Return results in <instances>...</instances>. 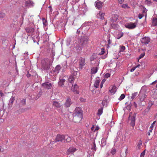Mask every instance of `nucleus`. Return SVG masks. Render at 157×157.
<instances>
[{"label":"nucleus","mask_w":157,"mask_h":157,"mask_svg":"<svg viewBox=\"0 0 157 157\" xmlns=\"http://www.w3.org/2000/svg\"><path fill=\"white\" fill-rule=\"evenodd\" d=\"M73 121L75 123L79 122L82 118V111L80 108L77 107L73 114Z\"/></svg>","instance_id":"f257e3e1"},{"label":"nucleus","mask_w":157,"mask_h":157,"mask_svg":"<svg viewBox=\"0 0 157 157\" xmlns=\"http://www.w3.org/2000/svg\"><path fill=\"white\" fill-rule=\"evenodd\" d=\"M89 40V38L87 36H83L81 37L78 40V45H77L76 48L77 50L80 51L82 48L86 46Z\"/></svg>","instance_id":"f03ea898"},{"label":"nucleus","mask_w":157,"mask_h":157,"mask_svg":"<svg viewBox=\"0 0 157 157\" xmlns=\"http://www.w3.org/2000/svg\"><path fill=\"white\" fill-rule=\"evenodd\" d=\"M54 57L52 59H46L41 61L42 68L44 70H49L52 65Z\"/></svg>","instance_id":"7ed1b4c3"},{"label":"nucleus","mask_w":157,"mask_h":157,"mask_svg":"<svg viewBox=\"0 0 157 157\" xmlns=\"http://www.w3.org/2000/svg\"><path fill=\"white\" fill-rule=\"evenodd\" d=\"M147 88L145 86H144L141 88L138 96L141 98H145L147 97Z\"/></svg>","instance_id":"20e7f679"},{"label":"nucleus","mask_w":157,"mask_h":157,"mask_svg":"<svg viewBox=\"0 0 157 157\" xmlns=\"http://www.w3.org/2000/svg\"><path fill=\"white\" fill-rule=\"evenodd\" d=\"M137 24L136 23L130 22L125 25V27L129 29H132L136 27Z\"/></svg>","instance_id":"39448f33"},{"label":"nucleus","mask_w":157,"mask_h":157,"mask_svg":"<svg viewBox=\"0 0 157 157\" xmlns=\"http://www.w3.org/2000/svg\"><path fill=\"white\" fill-rule=\"evenodd\" d=\"M150 39L148 37H145L142 38L140 39L141 43L144 44H148L150 42Z\"/></svg>","instance_id":"423d86ee"},{"label":"nucleus","mask_w":157,"mask_h":157,"mask_svg":"<svg viewBox=\"0 0 157 157\" xmlns=\"http://www.w3.org/2000/svg\"><path fill=\"white\" fill-rule=\"evenodd\" d=\"M86 64L85 59L84 58L81 57L79 60V68L82 69Z\"/></svg>","instance_id":"0eeeda50"},{"label":"nucleus","mask_w":157,"mask_h":157,"mask_svg":"<svg viewBox=\"0 0 157 157\" xmlns=\"http://www.w3.org/2000/svg\"><path fill=\"white\" fill-rule=\"evenodd\" d=\"M77 149L75 147H70L67 150V154L69 155L70 154H73L75 152Z\"/></svg>","instance_id":"6e6552de"},{"label":"nucleus","mask_w":157,"mask_h":157,"mask_svg":"<svg viewBox=\"0 0 157 157\" xmlns=\"http://www.w3.org/2000/svg\"><path fill=\"white\" fill-rule=\"evenodd\" d=\"M135 117L134 116H132L131 117L130 115L129 116V118L130 122V125L133 127H134L135 125Z\"/></svg>","instance_id":"1a4fd4ad"},{"label":"nucleus","mask_w":157,"mask_h":157,"mask_svg":"<svg viewBox=\"0 0 157 157\" xmlns=\"http://www.w3.org/2000/svg\"><path fill=\"white\" fill-rule=\"evenodd\" d=\"M65 136L63 135H58L56 138L55 140L56 142H62L63 140L65 139L66 137Z\"/></svg>","instance_id":"9d476101"},{"label":"nucleus","mask_w":157,"mask_h":157,"mask_svg":"<svg viewBox=\"0 0 157 157\" xmlns=\"http://www.w3.org/2000/svg\"><path fill=\"white\" fill-rule=\"evenodd\" d=\"M78 87L76 84H75L74 85H72L71 87L72 90L75 93L77 94H78L79 92L78 91Z\"/></svg>","instance_id":"9b49d317"},{"label":"nucleus","mask_w":157,"mask_h":157,"mask_svg":"<svg viewBox=\"0 0 157 157\" xmlns=\"http://www.w3.org/2000/svg\"><path fill=\"white\" fill-rule=\"evenodd\" d=\"M103 2H101L99 1H96L95 3V5L96 8L100 9L102 8L103 6Z\"/></svg>","instance_id":"f8f14e48"},{"label":"nucleus","mask_w":157,"mask_h":157,"mask_svg":"<svg viewBox=\"0 0 157 157\" xmlns=\"http://www.w3.org/2000/svg\"><path fill=\"white\" fill-rule=\"evenodd\" d=\"M42 85L44 88H46L47 89H49L52 86L51 83L49 82H46L42 84Z\"/></svg>","instance_id":"ddd939ff"},{"label":"nucleus","mask_w":157,"mask_h":157,"mask_svg":"<svg viewBox=\"0 0 157 157\" xmlns=\"http://www.w3.org/2000/svg\"><path fill=\"white\" fill-rule=\"evenodd\" d=\"M118 16L117 14H114L110 19V21L112 23H114L117 21Z\"/></svg>","instance_id":"4468645a"},{"label":"nucleus","mask_w":157,"mask_h":157,"mask_svg":"<svg viewBox=\"0 0 157 157\" xmlns=\"http://www.w3.org/2000/svg\"><path fill=\"white\" fill-rule=\"evenodd\" d=\"M25 6L28 7H32L34 6V3L30 1H27L25 2Z\"/></svg>","instance_id":"2eb2a0df"},{"label":"nucleus","mask_w":157,"mask_h":157,"mask_svg":"<svg viewBox=\"0 0 157 157\" xmlns=\"http://www.w3.org/2000/svg\"><path fill=\"white\" fill-rule=\"evenodd\" d=\"M72 102L71 100V99H67L64 104V105L67 107H69L72 104Z\"/></svg>","instance_id":"dca6fc26"},{"label":"nucleus","mask_w":157,"mask_h":157,"mask_svg":"<svg viewBox=\"0 0 157 157\" xmlns=\"http://www.w3.org/2000/svg\"><path fill=\"white\" fill-rule=\"evenodd\" d=\"M53 105L56 108H61L62 107V105L59 103L57 101H54L53 102Z\"/></svg>","instance_id":"f3484780"},{"label":"nucleus","mask_w":157,"mask_h":157,"mask_svg":"<svg viewBox=\"0 0 157 157\" xmlns=\"http://www.w3.org/2000/svg\"><path fill=\"white\" fill-rule=\"evenodd\" d=\"M25 30L27 33H32L34 32V29L32 27H29L26 28L25 29Z\"/></svg>","instance_id":"a211bd4d"},{"label":"nucleus","mask_w":157,"mask_h":157,"mask_svg":"<svg viewBox=\"0 0 157 157\" xmlns=\"http://www.w3.org/2000/svg\"><path fill=\"white\" fill-rule=\"evenodd\" d=\"M99 82V78H97L94 84V87L97 88H98V87Z\"/></svg>","instance_id":"6ab92c4d"},{"label":"nucleus","mask_w":157,"mask_h":157,"mask_svg":"<svg viewBox=\"0 0 157 157\" xmlns=\"http://www.w3.org/2000/svg\"><path fill=\"white\" fill-rule=\"evenodd\" d=\"M116 87L115 86L112 87V88L109 90L110 93L112 94H114L116 91Z\"/></svg>","instance_id":"aec40b11"},{"label":"nucleus","mask_w":157,"mask_h":157,"mask_svg":"<svg viewBox=\"0 0 157 157\" xmlns=\"http://www.w3.org/2000/svg\"><path fill=\"white\" fill-rule=\"evenodd\" d=\"M65 80L63 78H60L59 81V82L58 83L59 86H62L64 85V83Z\"/></svg>","instance_id":"412c9836"},{"label":"nucleus","mask_w":157,"mask_h":157,"mask_svg":"<svg viewBox=\"0 0 157 157\" xmlns=\"http://www.w3.org/2000/svg\"><path fill=\"white\" fill-rule=\"evenodd\" d=\"M103 107H101V108L99 109L98 111L97 115L100 116L103 113Z\"/></svg>","instance_id":"4be33fe9"},{"label":"nucleus","mask_w":157,"mask_h":157,"mask_svg":"<svg viewBox=\"0 0 157 157\" xmlns=\"http://www.w3.org/2000/svg\"><path fill=\"white\" fill-rule=\"evenodd\" d=\"M104 13H102L101 11H100L99 13L98 14V16H99V18L101 19H103L104 18Z\"/></svg>","instance_id":"5701e85b"},{"label":"nucleus","mask_w":157,"mask_h":157,"mask_svg":"<svg viewBox=\"0 0 157 157\" xmlns=\"http://www.w3.org/2000/svg\"><path fill=\"white\" fill-rule=\"evenodd\" d=\"M152 25L154 26H155L157 25V18L154 17L153 18Z\"/></svg>","instance_id":"b1692460"},{"label":"nucleus","mask_w":157,"mask_h":157,"mask_svg":"<svg viewBox=\"0 0 157 157\" xmlns=\"http://www.w3.org/2000/svg\"><path fill=\"white\" fill-rule=\"evenodd\" d=\"M61 69L60 66V65H57L56 67L54 70L55 72H56L57 73H58L59 72V71Z\"/></svg>","instance_id":"393cba45"},{"label":"nucleus","mask_w":157,"mask_h":157,"mask_svg":"<svg viewBox=\"0 0 157 157\" xmlns=\"http://www.w3.org/2000/svg\"><path fill=\"white\" fill-rule=\"evenodd\" d=\"M75 78L73 75L70 76L68 78V81L71 83H72L73 82Z\"/></svg>","instance_id":"a878e982"},{"label":"nucleus","mask_w":157,"mask_h":157,"mask_svg":"<svg viewBox=\"0 0 157 157\" xmlns=\"http://www.w3.org/2000/svg\"><path fill=\"white\" fill-rule=\"evenodd\" d=\"M98 70L97 67H94L91 69V73L92 74H95L97 72Z\"/></svg>","instance_id":"bb28decb"},{"label":"nucleus","mask_w":157,"mask_h":157,"mask_svg":"<svg viewBox=\"0 0 157 157\" xmlns=\"http://www.w3.org/2000/svg\"><path fill=\"white\" fill-rule=\"evenodd\" d=\"M64 136L66 137L65 139H66V141L67 142H69L71 141V139L70 137L67 135H65Z\"/></svg>","instance_id":"cd10ccee"},{"label":"nucleus","mask_w":157,"mask_h":157,"mask_svg":"<svg viewBox=\"0 0 157 157\" xmlns=\"http://www.w3.org/2000/svg\"><path fill=\"white\" fill-rule=\"evenodd\" d=\"M101 104L103 106V107L104 106H106L107 104V100L105 99L103 100L102 101Z\"/></svg>","instance_id":"c85d7f7f"},{"label":"nucleus","mask_w":157,"mask_h":157,"mask_svg":"<svg viewBox=\"0 0 157 157\" xmlns=\"http://www.w3.org/2000/svg\"><path fill=\"white\" fill-rule=\"evenodd\" d=\"M142 145V142L141 140H140L137 146V147L139 149H140L141 148V147Z\"/></svg>","instance_id":"c756f323"},{"label":"nucleus","mask_w":157,"mask_h":157,"mask_svg":"<svg viewBox=\"0 0 157 157\" xmlns=\"http://www.w3.org/2000/svg\"><path fill=\"white\" fill-rule=\"evenodd\" d=\"M112 27L114 29H117L118 28V25L117 24H112L111 25Z\"/></svg>","instance_id":"7c9ffc66"},{"label":"nucleus","mask_w":157,"mask_h":157,"mask_svg":"<svg viewBox=\"0 0 157 157\" xmlns=\"http://www.w3.org/2000/svg\"><path fill=\"white\" fill-rule=\"evenodd\" d=\"M43 23L44 26H46L47 25V21L44 18H42Z\"/></svg>","instance_id":"2f4dec72"},{"label":"nucleus","mask_w":157,"mask_h":157,"mask_svg":"<svg viewBox=\"0 0 157 157\" xmlns=\"http://www.w3.org/2000/svg\"><path fill=\"white\" fill-rule=\"evenodd\" d=\"M121 6L124 9H128L130 8L127 4H123L121 5Z\"/></svg>","instance_id":"473e14b6"},{"label":"nucleus","mask_w":157,"mask_h":157,"mask_svg":"<svg viewBox=\"0 0 157 157\" xmlns=\"http://www.w3.org/2000/svg\"><path fill=\"white\" fill-rule=\"evenodd\" d=\"M105 49L104 48H101V51L99 53V55H102L104 54L105 53Z\"/></svg>","instance_id":"72a5a7b5"},{"label":"nucleus","mask_w":157,"mask_h":157,"mask_svg":"<svg viewBox=\"0 0 157 157\" xmlns=\"http://www.w3.org/2000/svg\"><path fill=\"white\" fill-rule=\"evenodd\" d=\"M154 104V102H150L148 104V105L147 106V108L149 110L151 106Z\"/></svg>","instance_id":"f704fd0d"},{"label":"nucleus","mask_w":157,"mask_h":157,"mask_svg":"<svg viewBox=\"0 0 157 157\" xmlns=\"http://www.w3.org/2000/svg\"><path fill=\"white\" fill-rule=\"evenodd\" d=\"M25 103V99H22L21 101H20V105H24Z\"/></svg>","instance_id":"c9c22d12"},{"label":"nucleus","mask_w":157,"mask_h":157,"mask_svg":"<svg viewBox=\"0 0 157 157\" xmlns=\"http://www.w3.org/2000/svg\"><path fill=\"white\" fill-rule=\"evenodd\" d=\"M128 151L127 148H126L125 151V153L123 154V156H122L121 155V157H126L127 155V153Z\"/></svg>","instance_id":"e433bc0d"},{"label":"nucleus","mask_w":157,"mask_h":157,"mask_svg":"<svg viewBox=\"0 0 157 157\" xmlns=\"http://www.w3.org/2000/svg\"><path fill=\"white\" fill-rule=\"evenodd\" d=\"M138 94L137 92L134 93L132 94L131 98H134Z\"/></svg>","instance_id":"4c0bfd02"},{"label":"nucleus","mask_w":157,"mask_h":157,"mask_svg":"<svg viewBox=\"0 0 157 157\" xmlns=\"http://www.w3.org/2000/svg\"><path fill=\"white\" fill-rule=\"evenodd\" d=\"M123 33H119L117 35V38L118 39H120V38H121L122 36H123Z\"/></svg>","instance_id":"58836bf2"},{"label":"nucleus","mask_w":157,"mask_h":157,"mask_svg":"<svg viewBox=\"0 0 157 157\" xmlns=\"http://www.w3.org/2000/svg\"><path fill=\"white\" fill-rule=\"evenodd\" d=\"M6 14L3 13H0V18H3L5 17Z\"/></svg>","instance_id":"ea45409f"},{"label":"nucleus","mask_w":157,"mask_h":157,"mask_svg":"<svg viewBox=\"0 0 157 157\" xmlns=\"http://www.w3.org/2000/svg\"><path fill=\"white\" fill-rule=\"evenodd\" d=\"M125 48L124 46H122L120 48V52H123L125 49Z\"/></svg>","instance_id":"a19ab883"},{"label":"nucleus","mask_w":157,"mask_h":157,"mask_svg":"<svg viewBox=\"0 0 157 157\" xmlns=\"http://www.w3.org/2000/svg\"><path fill=\"white\" fill-rule=\"evenodd\" d=\"M96 144H95V142L93 143V145L92 147V149L94 150L95 151L96 150Z\"/></svg>","instance_id":"79ce46f5"},{"label":"nucleus","mask_w":157,"mask_h":157,"mask_svg":"<svg viewBox=\"0 0 157 157\" xmlns=\"http://www.w3.org/2000/svg\"><path fill=\"white\" fill-rule=\"evenodd\" d=\"M96 58V57L94 55H92L91 56L90 58V61H92L93 60H94V59H95Z\"/></svg>","instance_id":"37998d69"},{"label":"nucleus","mask_w":157,"mask_h":157,"mask_svg":"<svg viewBox=\"0 0 157 157\" xmlns=\"http://www.w3.org/2000/svg\"><path fill=\"white\" fill-rule=\"evenodd\" d=\"M145 153V150L143 151L140 154V157H144Z\"/></svg>","instance_id":"c03bdc74"},{"label":"nucleus","mask_w":157,"mask_h":157,"mask_svg":"<svg viewBox=\"0 0 157 157\" xmlns=\"http://www.w3.org/2000/svg\"><path fill=\"white\" fill-rule=\"evenodd\" d=\"M28 109V108H26V109H21L19 110V111L20 113H22V112H23L24 111H25V110H27Z\"/></svg>","instance_id":"a18cd8bd"},{"label":"nucleus","mask_w":157,"mask_h":157,"mask_svg":"<svg viewBox=\"0 0 157 157\" xmlns=\"http://www.w3.org/2000/svg\"><path fill=\"white\" fill-rule=\"evenodd\" d=\"M145 53H141L140 55V56L139 57V59H140L141 58H142L143 57H144V56H145Z\"/></svg>","instance_id":"49530a36"},{"label":"nucleus","mask_w":157,"mask_h":157,"mask_svg":"<svg viewBox=\"0 0 157 157\" xmlns=\"http://www.w3.org/2000/svg\"><path fill=\"white\" fill-rule=\"evenodd\" d=\"M145 3L148 4L149 5H150L151 4V2L150 1L148 0H146L145 1Z\"/></svg>","instance_id":"de8ad7c7"},{"label":"nucleus","mask_w":157,"mask_h":157,"mask_svg":"<svg viewBox=\"0 0 157 157\" xmlns=\"http://www.w3.org/2000/svg\"><path fill=\"white\" fill-rule=\"evenodd\" d=\"M116 150L115 149H112L111 151V153L113 155H114L115 154Z\"/></svg>","instance_id":"09e8293b"},{"label":"nucleus","mask_w":157,"mask_h":157,"mask_svg":"<svg viewBox=\"0 0 157 157\" xmlns=\"http://www.w3.org/2000/svg\"><path fill=\"white\" fill-rule=\"evenodd\" d=\"M105 82V79H103L102 80V81H101V84H100V88H101L102 87H103V84Z\"/></svg>","instance_id":"8fccbe9b"},{"label":"nucleus","mask_w":157,"mask_h":157,"mask_svg":"<svg viewBox=\"0 0 157 157\" xmlns=\"http://www.w3.org/2000/svg\"><path fill=\"white\" fill-rule=\"evenodd\" d=\"M110 76V74L109 73L106 74L105 75V78H108Z\"/></svg>","instance_id":"3c124183"},{"label":"nucleus","mask_w":157,"mask_h":157,"mask_svg":"<svg viewBox=\"0 0 157 157\" xmlns=\"http://www.w3.org/2000/svg\"><path fill=\"white\" fill-rule=\"evenodd\" d=\"M75 132H76L77 133H75L76 136H77L78 135V133H80L81 132V130L80 129H78Z\"/></svg>","instance_id":"603ef678"},{"label":"nucleus","mask_w":157,"mask_h":157,"mask_svg":"<svg viewBox=\"0 0 157 157\" xmlns=\"http://www.w3.org/2000/svg\"><path fill=\"white\" fill-rule=\"evenodd\" d=\"M111 40H110V39H109L108 40V45H107V48H109V45L111 44Z\"/></svg>","instance_id":"864d4df0"},{"label":"nucleus","mask_w":157,"mask_h":157,"mask_svg":"<svg viewBox=\"0 0 157 157\" xmlns=\"http://www.w3.org/2000/svg\"><path fill=\"white\" fill-rule=\"evenodd\" d=\"M0 94L1 97H4V94L3 93L2 90L0 91Z\"/></svg>","instance_id":"5fc2aeb1"},{"label":"nucleus","mask_w":157,"mask_h":157,"mask_svg":"<svg viewBox=\"0 0 157 157\" xmlns=\"http://www.w3.org/2000/svg\"><path fill=\"white\" fill-rule=\"evenodd\" d=\"M143 17V15L139 13L138 14V18L140 19H141V18H142Z\"/></svg>","instance_id":"6e6d98bb"},{"label":"nucleus","mask_w":157,"mask_h":157,"mask_svg":"<svg viewBox=\"0 0 157 157\" xmlns=\"http://www.w3.org/2000/svg\"><path fill=\"white\" fill-rule=\"evenodd\" d=\"M125 97V95L124 94H122L121 95L119 98H124Z\"/></svg>","instance_id":"4d7b16f0"},{"label":"nucleus","mask_w":157,"mask_h":157,"mask_svg":"<svg viewBox=\"0 0 157 157\" xmlns=\"http://www.w3.org/2000/svg\"><path fill=\"white\" fill-rule=\"evenodd\" d=\"M136 69V67H133L130 70V71L131 72H133Z\"/></svg>","instance_id":"13d9d810"},{"label":"nucleus","mask_w":157,"mask_h":157,"mask_svg":"<svg viewBox=\"0 0 157 157\" xmlns=\"http://www.w3.org/2000/svg\"><path fill=\"white\" fill-rule=\"evenodd\" d=\"M119 3L121 4H122L124 2V0H118Z\"/></svg>","instance_id":"bf43d9fd"},{"label":"nucleus","mask_w":157,"mask_h":157,"mask_svg":"<svg viewBox=\"0 0 157 157\" xmlns=\"http://www.w3.org/2000/svg\"><path fill=\"white\" fill-rule=\"evenodd\" d=\"M99 129V127L98 126H97L96 127L95 130L94 131V132L96 130L98 131Z\"/></svg>","instance_id":"052dcab7"},{"label":"nucleus","mask_w":157,"mask_h":157,"mask_svg":"<svg viewBox=\"0 0 157 157\" xmlns=\"http://www.w3.org/2000/svg\"><path fill=\"white\" fill-rule=\"evenodd\" d=\"M156 121H154L153 122V123L151 125V126L150 127V128H153V124L155 123Z\"/></svg>","instance_id":"680f3d73"},{"label":"nucleus","mask_w":157,"mask_h":157,"mask_svg":"<svg viewBox=\"0 0 157 157\" xmlns=\"http://www.w3.org/2000/svg\"><path fill=\"white\" fill-rule=\"evenodd\" d=\"M31 75L29 73V72H28L27 74V77L29 78V77H30Z\"/></svg>","instance_id":"e2e57ef3"},{"label":"nucleus","mask_w":157,"mask_h":157,"mask_svg":"<svg viewBox=\"0 0 157 157\" xmlns=\"http://www.w3.org/2000/svg\"><path fill=\"white\" fill-rule=\"evenodd\" d=\"M3 151V148L1 146H0V151Z\"/></svg>","instance_id":"0e129e2a"},{"label":"nucleus","mask_w":157,"mask_h":157,"mask_svg":"<svg viewBox=\"0 0 157 157\" xmlns=\"http://www.w3.org/2000/svg\"><path fill=\"white\" fill-rule=\"evenodd\" d=\"M152 130H153L152 128H150V129L149 130V132L151 133L152 132Z\"/></svg>","instance_id":"69168bd1"},{"label":"nucleus","mask_w":157,"mask_h":157,"mask_svg":"<svg viewBox=\"0 0 157 157\" xmlns=\"http://www.w3.org/2000/svg\"><path fill=\"white\" fill-rule=\"evenodd\" d=\"M134 105L135 107L136 108L137 107V104L135 102H134Z\"/></svg>","instance_id":"338daca9"},{"label":"nucleus","mask_w":157,"mask_h":157,"mask_svg":"<svg viewBox=\"0 0 157 157\" xmlns=\"http://www.w3.org/2000/svg\"><path fill=\"white\" fill-rule=\"evenodd\" d=\"M135 74L136 76H137L139 75V73L138 72H136Z\"/></svg>","instance_id":"774afa93"}]
</instances>
